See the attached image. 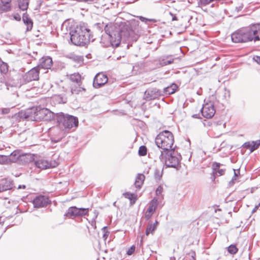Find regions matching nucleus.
<instances>
[{
    "label": "nucleus",
    "mask_w": 260,
    "mask_h": 260,
    "mask_svg": "<svg viewBox=\"0 0 260 260\" xmlns=\"http://www.w3.org/2000/svg\"><path fill=\"white\" fill-rule=\"evenodd\" d=\"M174 58L171 56H162L159 59V64L161 66H165L173 63Z\"/></svg>",
    "instance_id": "4be33fe9"
},
{
    "label": "nucleus",
    "mask_w": 260,
    "mask_h": 260,
    "mask_svg": "<svg viewBox=\"0 0 260 260\" xmlns=\"http://www.w3.org/2000/svg\"><path fill=\"white\" fill-rule=\"evenodd\" d=\"M158 223V221L156 220L155 222L153 224H152V225L155 226V229H156Z\"/></svg>",
    "instance_id": "3c124183"
},
{
    "label": "nucleus",
    "mask_w": 260,
    "mask_h": 260,
    "mask_svg": "<svg viewBox=\"0 0 260 260\" xmlns=\"http://www.w3.org/2000/svg\"><path fill=\"white\" fill-rule=\"evenodd\" d=\"M22 21L26 26V31H30L33 26V22L26 13H25L23 14Z\"/></svg>",
    "instance_id": "f3484780"
},
{
    "label": "nucleus",
    "mask_w": 260,
    "mask_h": 260,
    "mask_svg": "<svg viewBox=\"0 0 260 260\" xmlns=\"http://www.w3.org/2000/svg\"><path fill=\"white\" fill-rule=\"evenodd\" d=\"M52 58L49 56L43 57L40 59L39 63L37 66L38 69H50L52 66Z\"/></svg>",
    "instance_id": "dca6fc26"
},
{
    "label": "nucleus",
    "mask_w": 260,
    "mask_h": 260,
    "mask_svg": "<svg viewBox=\"0 0 260 260\" xmlns=\"http://www.w3.org/2000/svg\"><path fill=\"white\" fill-rule=\"evenodd\" d=\"M147 100H151L158 98L160 96H164L162 90L156 88L148 89L145 92Z\"/></svg>",
    "instance_id": "4468645a"
},
{
    "label": "nucleus",
    "mask_w": 260,
    "mask_h": 260,
    "mask_svg": "<svg viewBox=\"0 0 260 260\" xmlns=\"http://www.w3.org/2000/svg\"><path fill=\"white\" fill-rule=\"evenodd\" d=\"M162 191V187L161 185L158 186L155 191L156 195L157 196H161V197H162V195L161 194Z\"/></svg>",
    "instance_id": "58836bf2"
},
{
    "label": "nucleus",
    "mask_w": 260,
    "mask_h": 260,
    "mask_svg": "<svg viewBox=\"0 0 260 260\" xmlns=\"http://www.w3.org/2000/svg\"><path fill=\"white\" fill-rule=\"evenodd\" d=\"M123 196L125 198L129 199L133 204L136 202L137 200V196L136 194L130 192H125L123 193Z\"/></svg>",
    "instance_id": "c85d7f7f"
},
{
    "label": "nucleus",
    "mask_w": 260,
    "mask_h": 260,
    "mask_svg": "<svg viewBox=\"0 0 260 260\" xmlns=\"http://www.w3.org/2000/svg\"><path fill=\"white\" fill-rule=\"evenodd\" d=\"M202 115L206 118H212L215 113V109L213 103H207L203 105L201 110Z\"/></svg>",
    "instance_id": "9b49d317"
},
{
    "label": "nucleus",
    "mask_w": 260,
    "mask_h": 260,
    "mask_svg": "<svg viewBox=\"0 0 260 260\" xmlns=\"http://www.w3.org/2000/svg\"><path fill=\"white\" fill-rule=\"evenodd\" d=\"M164 172V168L161 166L157 167L154 171V178L156 181L160 180Z\"/></svg>",
    "instance_id": "b1692460"
},
{
    "label": "nucleus",
    "mask_w": 260,
    "mask_h": 260,
    "mask_svg": "<svg viewBox=\"0 0 260 260\" xmlns=\"http://www.w3.org/2000/svg\"><path fill=\"white\" fill-rule=\"evenodd\" d=\"M244 146L245 147H246V148L247 149H249L251 151V147L252 146V142H246L244 144Z\"/></svg>",
    "instance_id": "a19ab883"
},
{
    "label": "nucleus",
    "mask_w": 260,
    "mask_h": 260,
    "mask_svg": "<svg viewBox=\"0 0 260 260\" xmlns=\"http://www.w3.org/2000/svg\"><path fill=\"white\" fill-rule=\"evenodd\" d=\"M34 121H50L54 118V114L47 108L38 107L32 109Z\"/></svg>",
    "instance_id": "0eeeda50"
},
{
    "label": "nucleus",
    "mask_w": 260,
    "mask_h": 260,
    "mask_svg": "<svg viewBox=\"0 0 260 260\" xmlns=\"http://www.w3.org/2000/svg\"><path fill=\"white\" fill-rule=\"evenodd\" d=\"M259 206H260V203L257 205H256L255 206V207L254 208V209L252 210V212H255L258 209V208H259Z\"/></svg>",
    "instance_id": "8fccbe9b"
},
{
    "label": "nucleus",
    "mask_w": 260,
    "mask_h": 260,
    "mask_svg": "<svg viewBox=\"0 0 260 260\" xmlns=\"http://www.w3.org/2000/svg\"><path fill=\"white\" fill-rule=\"evenodd\" d=\"M178 88L176 84L173 83L171 85L165 87L162 90L164 96L174 93Z\"/></svg>",
    "instance_id": "5701e85b"
},
{
    "label": "nucleus",
    "mask_w": 260,
    "mask_h": 260,
    "mask_svg": "<svg viewBox=\"0 0 260 260\" xmlns=\"http://www.w3.org/2000/svg\"><path fill=\"white\" fill-rule=\"evenodd\" d=\"M170 14H171L172 16H173V14H172V13H170Z\"/></svg>",
    "instance_id": "052dcab7"
},
{
    "label": "nucleus",
    "mask_w": 260,
    "mask_h": 260,
    "mask_svg": "<svg viewBox=\"0 0 260 260\" xmlns=\"http://www.w3.org/2000/svg\"><path fill=\"white\" fill-rule=\"evenodd\" d=\"M51 203L49 198L45 196L40 195L35 197L32 203L35 208H42L46 207Z\"/></svg>",
    "instance_id": "f8f14e48"
},
{
    "label": "nucleus",
    "mask_w": 260,
    "mask_h": 260,
    "mask_svg": "<svg viewBox=\"0 0 260 260\" xmlns=\"http://www.w3.org/2000/svg\"><path fill=\"white\" fill-rule=\"evenodd\" d=\"M234 178H235V177L237 178L238 176V175L240 174V170L239 169H238V170L234 169Z\"/></svg>",
    "instance_id": "a18cd8bd"
},
{
    "label": "nucleus",
    "mask_w": 260,
    "mask_h": 260,
    "mask_svg": "<svg viewBox=\"0 0 260 260\" xmlns=\"http://www.w3.org/2000/svg\"><path fill=\"white\" fill-rule=\"evenodd\" d=\"M25 187H26V186H25V185H20L18 186V188H19V189H20V188H23V189H24V188H25Z\"/></svg>",
    "instance_id": "603ef678"
},
{
    "label": "nucleus",
    "mask_w": 260,
    "mask_h": 260,
    "mask_svg": "<svg viewBox=\"0 0 260 260\" xmlns=\"http://www.w3.org/2000/svg\"><path fill=\"white\" fill-rule=\"evenodd\" d=\"M193 260H195V258L194 257H193Z\"/></svg>",
    "instance_id": "680f3d73"
},
{
    "label": "nucleus",
    "mask_w": 260,
    "mask_h": 260,
    "mask_svg": "<svg viewBox=\"0 0 260 260\" xmlns=\"http://www.w3.org/2000/svg\"><path fill=\"white\" fill-rule=\"evenodd\" d=\"M39 69L36 67L26 73L23 76V80L25 83H28L32 81L38 80L39 78Z\"/></svg>",
    "instance_id": "9d476101"
},
{
    "label": "nucleus",
    "mask_w": 260,
    "mask_h": 260,
    "mask_svg": "<svg viewBox=\"0 0 260 260\" xmlns=\"http://www.w3.org/2000/svg\"><path fill=\"white\" fill-rule=\"evenodd\" d=\"M8 68L9 67L8 64L5 62H3V64L0 65L1 72L4 74L7 73L9 70Z\"/></svg>",
    "instance_id": "2f4dec72"
},
{
    "label": "nucleus",
    "mask_w": 260,
    "mask_h": 260,
    "mask_svg": "<svg viewBox=\"0 0 260 260\" xmlns=\"http://www.w3.org/2000/svg\"><path fill=\"white\" fill-rule=\"evenodd\" d=\"M145 179V176L142 174H139L136 177L134 185L137 188H140L143 184Z\"/></svg>",
    "instance_id": "a878e982"
},
{
    "label": "nucleus",
    "mask_w": 260,
    "mask_h": 260,
    "mask_svg": "<svg viewBox=\"0 0 260 260\" xmlns=\"http://www.w3.org/2000/svg\"><path fill=\"white\" fill-rule=\"evenodd\" d=\"M0 164L2 165L9 164L7 155H0Z\"/></svg>",
    "instance_id": "f704fd0d"
},
{
    "label": "nucleus",
    "mask_w": 260,
    "mask_h": 260,
    "mask_svg": "<svg viewBox=\"0 0 260 260\" xmlns=\"http://www.w3.org/2000/svg\"><path fill=\"white\" fill-rule=\"evenodd\" d=\"M8 160L9 164L14 163L20 160V152L18 150H15L9 155H7Z\"/></svg>",
    "instance_id": "a211bd4d"
},
{
    "label": "nucleus",
    "mask_w": 260,
    "mask_h": 260,
    "mask_svg": "<svg viewBox=\"0 0 260 260\" xmlns=\"http://www.w3.org/2000/svg\"><path fill=\"white\" fill-rule=\"evenodd\" d=\"M238 248L235 245H231L228 247V251L231 254H235L238 252Z\"/></svg>",
    "instance_id": "c756f323"
},
{
    "label": "nucleus",
    "mask_w": 260,
    "mask_h": 260,
    "mask_svg": "<svg viewBox=\"0 0 260 260\" xmlns=\"http://www.w3.org/2000/svg\"><path fill=\"white\" fill-rule=\"evenodd\" d=\"M72 58L75 61L78 62V63H82L83 61V57L80 56L74 55Z\"/></svg>",
    "instance_id": "c9c22d12"
},
{
    "label": "nucleus",
    "mask_w": 260,
    "mask_h": 260,
    "mask_svg": "<svg viewBox=\"0 0 260 260\" xmlns=\"http://www.w3.org/2000/svg\"><path fill=\"white\" fill-rule=\"evenodd\" d=\"M89 208H77L76 206L70 207L65 215L70 218L82 217L88 214Z\"/></svg>",
    "instance_id": "6e6552de"
},
{
    "label": "nucleus",
    "mask_w": 260,
    "mask_h": 260,
    "mask_svg": "<svg viewBox=\"0 0 260 260\" xmlns=\"http://www.w3.org/2000/svg\"><path fill=\"white\" fill-rule=\"evenodd\" d=\"M10 111V109L8 108H4L2 110V113L4 114H8Z\"/></svg>",
    "instance_id": "de8ad7c7"
},
{
    "label": "nucleus",
    "mask_w": 260,
    "mask_h": 260,
    "mask_svg": "<svg viewBox=\"0 0 260 260\" xmlns=\"http://www.w3.org/2000/svg\"><path fill=\"white\" fill-rule=\"evenodd\" d=\"M192 117L196 118H198L199 117L198 115L197 114H194L192 115Z\"/></svg>",
    "instance_id": "6e6d98bb"
},
{
    "label": "nucleus",
    "mask_w": 260,
    "mask_h": 260,
    "mask_svg": "<svg viewBox=\"0 0 260 260\" xmlns=\"http://www.w3.org/2000/svg\"><path fill=\"white\" fill-rule=\"evenodd\" d=\"M29 4V0H18L19 8L22 11L26 10Z\"/></svg>",
    "instance_id": "bb28decb"
},
{
    "label": "nucleus",
    "mask_w": 260,
    "mask_h": 260,
    "mask_svg": "<svg viewBox=\"0 0 260 260\" xmlns=\"http://www.w3.org/2000/svg\"><path fill=\"white\" fill-rule=\"evenodd\" d=\"M51 140H52V141H53V142H54L55 143L57 142H59V141H60V140H59V139H58V140H53V139H51Z\"/></svg>",
    "instance_id": "5fc2aeb1"
},
{
    "label": "nucleus",
    "mask_w": 260,
    "mask_h": 260,
    "mask_svg": "<svg viewBox=\"0 0 260 260\" xmlns=\"http://www.w3.org/2000/svg\"><path fill=\"white\" fill-rule=\"evenodd\" d=\"M147 154V148L145 146H141L139 149V154L141 156H144Z\"/></svg>",
    "instance_id": "72a5a7b5"
},
{
    "label": "nucleus",
    "mask_w": 260,
    "mask_h": 260,
    "mask_svg": "<svg viewBox=\"0 0 260 260\" xmlns=\"http://www.w3.org/2000/svg\"><path fill=\"white\" fill-rule=\"evenodd\" d=\"M170 260H175V257H171Z\"/></svg>",
    "instance_id": "4d7b16f0"
},
{
    "label": "nucleus",
    "mask_w": 260,
    "mask_h": 260,
    "mask_svg": "<svg viewBox=\"0 0 260 260\" xmlns=\"http://www.w3.org/2000/svg\"><path fill=\"white\" fill-rule=\"evenodd\" d=\"M236 180H237V178L236 177L234 178V176H233L232 179H231V180L229 183V186L231 187V186H233L235 184Z\"/></svg>",
    "instance_id": "c03bdc74"
},
{
    "label": "nucleus",
    "mask_w": 260,
    "mask_h": 260,
    "mask_svg": "<svg viewBox=\"0 0 260 260\" xmlns=\"http://www.w3.org/2000/svg\"><path fill=\"white\" fill-rule=\"evenodd\" d=\"M14 18L17 21H20L21 20L20 15L18 14H16L14 15Z\"/></svg>",
    "instance_id": "49530a36"
},
{
    "label": "nucleus",
    "mask_w": 260,
    "mask_h": 260,
    "mask_svg": "<svg viewBox=\"0 0 260 260\" xmlns=\"http://www.w3.org/2000/svg\"><path fill=\"white\" fill-rule=\"evenodd\" d=\"M139 17L140 20H141L142 22H144L145 23H146L147 21H153V20H152V19H148L142 16H139Z\"/></svg>",
    "instance_id": "37998d69"
},
{
    "label": "nucleus",
    "mask_w": 260,
    "mask_h": 260,
    "mask_svg": "<svg viewBox=\"0 0 260 260\" xmlns=\"http://www.w3.org/2000/svg\"><path fill=\"white\" fill-rule=\"evenodd\" d=\"M85 89L81 86L80 84H72L71 86V91L72 94H78L81 91H85Z\"/></svg>",
    "instance_id": "393cba45"
},
{
    "label": "nucleus",
    "mask_w": 260,
    "mask_h": 260,
    "mask_svg": "<svg viewBox=\"0 0 260 260\" xmlns=\"http://www.w3.org/2000/svg\"><path fill=\"white\" fill-rule=\"evenodd\" d=\"M35 157H36V156L35 154L30 153L25 154H20L19 160L23 161L24 164H27L30 162H34Z\"/></svg>",
    "instance_id": "6ab92c4d"
},
{
    "label": "nucleus",
    "mask_w": 260,
    "mask_h": 260,
    "mask_svg": "<svg viewBox=\"0 0 260 260\" xmlns=\"http://www.w3.org/2000/svg\"><path fill=\"white\" fill-rule=\"evenodd\" d=\"M220 164L218 162H214L212 165V168L213 170V173L217 174V171L219 169Z\"/></svg>",
    "instance_id": "e433bc0d"
},
{
    "label": "nucleus",
    "mask_w": 260,
    "mask_h": 260,
    "mask_svg": "<svg viewBox=\"0 0 260 260\" xmlns=\"http://www.w3.org/2000/svg\"><path fill=\"white\" fill-rule=\"evenodd\" d=\"M70 41L76 46H84L87 45L92 37L90 30L85 26L77 25L72 27L70 31Z\"/></svg>",
    "instance_id": "7ed1b4c3"
},
{
    "label": "nucleus",
    "mask_w": 260,
    "mask_h": 260,
    "mask_svg": "<svg viewBox=\"0 0 260 260\" xmlns=\"http://www.w3.org/2000/svg\"><path fill=\"white\" fill-rule=\"evenodd\" d=\"M253 59L257 63L260 64V56H256L254 57Z\"/></svg>",
    "instance_id": "09e8293b"
},
{
    "label": "nucleus",
    "mask_w": 260,
    "mask_h": 260,
    "mask_svg": "<svg viewBox=\"0 0 260 260\" xmlns=\"http://www.w3.org/2000/svg\"><path fill=\"white\" fill-rule=\"evenodd\" d=\"M108 81V78L106 75L102 73L97 74L94 78L93 86L98 88L104 85Z\"/></svg>",
    "instance_id": "ddd939ff"
},
{
    "label": "nucleus",
    "mask_w": 260,
    "mask_h": 260,
    "mask_svg": "<svg viewBox=\"0 0 260 260\" xmlns=\"http://www.w3.org/2000/svg\"><path fill=\"white\" fill-rule=\"evenodd\" d=\"M174 142L173 134L167 130L159 133L156 137L155 143L161 151H166L172 148Z\"/></svg>",
    "instance_id": "39448f33"
},
{
    "label": "nucleus",
    "mask_w": 260,
    "mask_h": 260,
    "mask_svg": "<svg viewBox=\"0 0 260 260\" xmlns=\"http://www.w3.org/2000/svg\"><path fill=\"white\" fill-rule=\"evenodd\" d=\"M34 162L36 167L42 170L54 168L58 165L57 162L55 161L53 162L49 161L42 158H37V157H35Z\"/></svg>",
    "instance_id": "1a4fd4ad"
},
{
    "label": "nucleus",
    "mask_w": 260,
    "mask_h": 260,
    "mask_svg": "<svg viewBox=\"0 0 260 260\" xmlns=\"http://www.w3.org/2000/svg\"><path fill=\"white\" fill-rule=\"evenodd\" d=\"M107 226H104L102 229L103 232H104L103 237L104 239V240H106L109 234V232L107 231Z\"/></svg>",
    "instance_id": "4c0bfd02"
},
{
    "label": "nucleus",
    "mask_w": 260,
    "mask_h": 260,
    "mask_svg": "<svg viewBox=\"0 0 260 260\" xmlns=\"http://www.w3.org/2000/svg\"><path fill=\"white\" fill-rule=\"evenodd\" d=\"M13 184L10 180H5L0 184V192L12 189Z\"/></svg>",
    "instance_id": "aec40b11"
},
{
    "label": "nucleus",
    "mask_w": 260,
    "mask_h": 260,
    "mask_svg": "<svg viewBox=\"0 0 260 260\" xmlns=\"http://www.w3.org/2000/svg\"><path fill=\"white\" fill-rule=\"evenodd\" d=\"M252 146L251 147V152L257 149L260 146V140L256 141H252Z\"/></svg>",
    "instance_id": "473e14b6"
},
{
    "label": "nucleus",
    "mask_w": 260,
    "mask_h": 260,
    "mask_svg": "<svg viewBox=\"0 0 260 260\" xmlns=\"http://www.w3.org/2000/svg\"><path fill=\"white\" fill-rule=\"evenodd\" d=\"M100 25V23H98V24H97V25H98H98Z\"/></svg>",
    "instance_id": "bf43d9fd"
},
{
    "label": "nucleus",
    "mask_w": 260,
    "mask_h": 260,
    "mask_svg": "<svg viewBox=\"0 0 260 260\" xmlns=\"http://www.w3.org/2000/svg\"><path fill=\"white\" fill-rule=\"evenodd\" d=\"M135 250V246L133 245L128 249L126 253L127 255H132L134 252Z\"/></svg>",
    "instance_id": "ea45409f"
},
{
    "label": "nucleus",
    "mask_w": 260,
    "mask_h": 260,
    "mask_svg": "<svg viewBox=\"0 0 260 260\" xmlns=\"http://www.w3.org/2000/svg\"><path fill=\"white\" fill-rule=\"evenodd\" d=\"M231 39L235 43H247L260 40V23L241 28L231 34Z\"/></svg>",
    "instance_id": "f03ea898"
},
{
    "label": "nucleus",
    "mask_w": 260,
    "mask_h": 260,
    "mask_svg": "<svg viewBox=\"0 0 260 260\" xmlns=\"http://www.w3.org/2000/svg\"><path fill=\"white\" fill-rule=\"evenodd\" d=\"M225 170L224 169H219L217 171V174H218V176H221L224 174Z\"/></svg>",
    "instance_id": "79ce46f5"
},
{
    "label": "nucleus",
    "mask_w": 260,
    "mask_h": 260,
    "mask_svg": "<svg viewBox=\"0 0 260 260\" xmlns=\"http://www.w3.org/2000/svg\"><path fill=\"white\" fill-rule=\"evenodd\" d=\"M155 229V226L152 223H149L146 230V235H148L150 233H152Z\"/></svg>",
    "instance_id": "7c9ffc66"
},
{
    "label": "nucleus",
    "mask_w": 260,
    "mask_h": 260,
    "mask_svg": "<svg viewBox=\"0 0 260 260\" xmlns=\"http://www.w3.org/2000/svg\"><path fill=\"white\" fill-rule=\"evenodd\" d=\"M104 30L112 46L118 47L121 40L126 41L129 37L127 28L117 23L107 24L104 27Z\"/></svg>",
    "instance_id": "f257e3e1"
},
{
    "label": "nucleus",
    "mask_w": 260,
    "mask_h": 260,
    "mask_svg": "<svg viewBox=\"0 0 260 260\" xmlns=\"http://www.w3.org/2000/svg\"><path fill=\"white\" fill-rule=\"evenodd\" d=\"M159 158L164 162L167 168H173L178 169L182 159V156L174 148L161 151Z\"/></svg>",
    "instance_id": "20e7f679"
},
{
    "label": "nucleus",
    "mask_w": 260,
    "mask_h": 260,
    "mask_svg": "<svg viewBox=\"0 0 260 260\" xmlns=\"http://www.w3.org/2000/svg\"><path fill=\"white\" fill-rule=\"evenodd\" d=\"M81 76L79 73H74L70 76V80L74 83L73 84L81 83Z\"/></svg>",
    "instance_id": "cd10ccee"
},
{
    "label": "nucleus",
    "mask_w": 260,
    "mask_h": 260,
    "mask_svg": "<svg viewBox=\"0 0 260 260\" xmlns=\"http://www.w3.org/2000/svg\"><path fill=\"white\" fill-rule=\"evenodd\" d=\"M12 0H0V10L4 12L11 10V2Z\"/></svg>",
    "instance_id": "412c9836"
},
{
    "label": "nucleus",
    "mask_w": 260,
    "mask_h": 260,
    "mask_svg": "<svg viewBox=\"0 0 260 260\" xmlns=\"http://www.w3.org/2000/svg\"><path fill=\"white\" fill-rule=\"evenodd\" d=\"M157 204V200L156 198H154L151 200L149 203V207L145 212V218L146 220H149L151 218L152 214L155 211Z\"/></svg>",
    "instance_id": "2eb2a0df"
},
{
    "label": "nucleus",
    "mask_w": 260,
    "mask_h": 260,
    "mask_svg": "<svg viewBox=\"0 0 260 260\" xmlns=\"http://www.w3.org/2000/svg\"><path fill=\"white\" fill-rule=\"evenodd\" d=\"M177 20V17L176 16H173L172 20L175 21V20Z\"/></svg>",
    "instance_id": "864d4df0"
},
{
    "label": "nucleus",
    "mask_w": 260,
    "mask_h": 260,
    "mask_svg": "<svg viewBox=\"0 0 260 260\" xmlns=\"http://www.w3.org/2000/svg\"><path fill=\"white\" fill-rule=\"evenodd\" d=\"M3 62H4L2 60V59L0 58V65L3 64Z\"/></svg>",
    "instance_id": "13d9d810"
},
{
    "label": "nucleus",
    "mask_w": 260,
    "mask_h": 260,
    "mask_svg": "<svg viewBox=\"0 0 260 260\" xmlns=\"http://www.w3.org/2000/svg\"><path fill=\"white\" fill-rule=\"evenodd\" d=\"M57 121L60 128L71 129L78 125V119L76 117L62 113L57 115Z\"/></svg>",
    "instance_id": "423d86ee"
}]
</instances>
